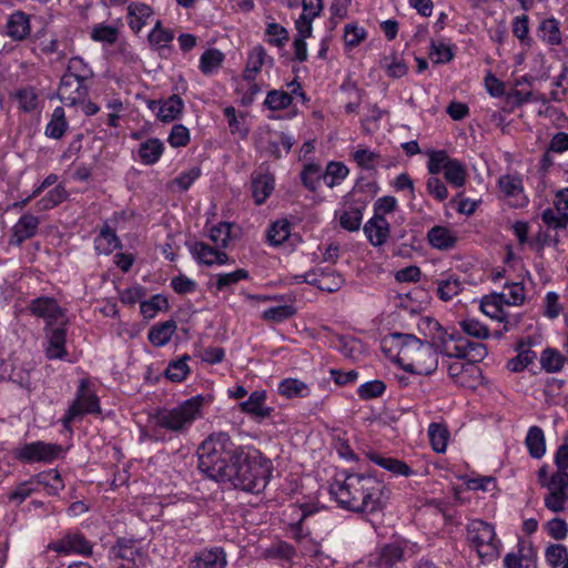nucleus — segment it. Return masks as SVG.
<instances>
[{
	"mask_svg": "<svg viewBox=\"0 0 568 568\" xmlns=\"http://www.w3.org/2000/svg\"><path fill=\"white\" fill-rule=\"evenodd\" d=\"M199 469L216 481H231L250 493L262 491L272 475V462L252 446L236 447L226 433L210 435L199 449Z\"/></svg>",
	"mask_w": 568,
	"mask_h": 568,
	"instance_id": "obj_1",
	"label": "nucleus"
},
{
	"mask_svg": "<svg viewBox=\"0 0 568 568\" xmlns=\"http://www.w3.org/2000/svg\"><path fill=\"white\" fill-rule=\"evenodd\" d=\"M329 494L342 508L363 513L381 510L387 499L385 484L364 474L336 477L329 485Z\"/></svg>",
	"mask_w": 568,
	"mask_h": 568,
	"instance_id": "obj_2",
	"label": "nucleus"
},
{
	"mask_svg": "<svg viewBox=\"0 0 568 568\" xmlns=\"http://www.w3.org/2000/svg\"><path fill=\"white\" fill-rule=\"evenodd\" d=\"M382 345L386 356L410 374L432 375L438 367L437 351L414 335L395 333Z\"/></svg>",
	"mask_w": 568,
	"mask_h": 568,
	"instance_id": "obj_3",
	"label": "nucleus"
},
{
	"mask_svg": "<svg viewBox=\"0 0 568 568\" xmlns=\"http://www.w3.org/2000/svg\"><path fill=\"white\" fill-rule=\"evenodd\" d=\"M211 403L210 396L195 395L173 408L159 410L153 417L154 425L173 433H182L202 417L203 407Z\"/></svg>",
	"mask_w": 568,
	"mask_h": 568,
	"instance_id": "obj_4",
	"label": "nucleus"
},
{
	"mask_svg": "<svg viewBox=\"0 0 568 568\" xmlns=\"http://www.w3.org/2000/svg\"><path fill=\"white\" fill-rule=\"evenodd\" d=\"M537 480L547 493L544 496V506L551 513H564L568 509V473L551 471L549 465L544 464L537 471Z\"/></svg>",
	"mask_w": 568,
	"mask_h": 568,
	"instance_id": "obj_5",
	"label": "nucleus"
},
{
	"mask_svg": "<svg viewBox=\"0 0 568 568\" xmlns=\"http://www.w3.org/2000/svg\"><path fill=\"white\" fill-rule=\"evenodd\" d=\"M467 538L483 561L498 558L501 542L493 525L479 519L473 520L467 527Z\"/></svg>",
	"mask_w": 568,
	"mask_h": 568,
	"instance_id": "obj_6",
	"label": "nucleus"
},
{
	"mask_svg": "<svg viewBox=\"0 0 568 568\" xmlns=\"http://www.w3.org/2000/svg\"><path fill=\"white\" fill-rule=\"evenodd\" d=\"M427 170L433 175L443 172L447 183L456 189L463 187L468 176L466 165L444 150L428 152Z\"/></svg>",
	"mask_w": 568,
	"mask_h": 568,
	"instance_id": "obj_7",
	"label": "nucleus"
},
{
	"mask_svg": "<svg viewBox=\"0 0 568 568\" xmlns=\"http://www.w3.org/2000/svg\"><path fill=\"white\" fill-rule=\"evenodd\" d=\"M419 550L416 542L406 539H395L372 552L367 562L377 568H393L397 562L415 556Z\"/></svg>",
	"mask_w": 568,
	"mask_h": 568,
	"instance_id": "obj_8",
	"label": "nucleus"
},
{
	"mask_svg": "<svg viewBox=\"0 0 568 568\" xmlns=\"http://www.w3.org/2000/svg\"><path fill=\"white\" fill-rule=\"evenodd\" d=\"M429 326L436 328L433 339L439 351L447 357L463 359L469 355V341L458 332L443 328L438 322L427 320Z\"/></svg>",
	"mask_w": 568,
	"mask_h": 568,
	"instance_id": "obj_9",
	"label": "nucleus"
},
{
	"mask_svg": "<svg viewBox=\"0 0 568 568\" xmlns=\"http://www.w3.org/2000/svg\"><path fill=\"white\" fill-rule=\"evenodd\" d=\"M63 453L60 445L45 442H32L17 449L18 459L27 463H51Z\"/></svg>",
	"mask_w": 568,
	"mask_h": 568,
	"instance_id": "obj_10",
	"label": "nucleus"
},
{
	"mask_svg": "<svg viewBox=\"0 0 568 568\" xmlns=\"http://www.w3.org/2000/svg\"><path fill=\"white\" fill-rule=\"evenodd\" d=\"M366 206L364 202L344 195L335 211V219L342 229L354 232L359 230Z\"/></svg>",
	"mask_w": 568,
	"mask_h": 568,
	"instance_id": "obj_11",
	"label": "nucleus"
},
{
	"mask_svg": "<svg viewBox=\"0 0 568 568\" xmlns=\"http://www.w3.org/2000/svg\"><path fill=\"white\" fill-rule=\"evenodd\" d=\"M99 412L100 406L97 395L89 388L88 381L82 379L78 389L77 398L63 417L64 426L69 427L78 416Z\"/></svg>",
	"mask_w": 568,
	"mask_h": 568,
	"instance_id": "obj_12",
	"label": "nucleus"
},
{
	"mask_svg": "<svg viewBox=\"0 0 568 568\" xmlns=\"http://www.w3.org/2000/svg\"><path fill=\"white\" fill-rule=\"evenodd\" d=\"M29 310L32 315L45 321L47 328L67 324L65 313L54 298L47 296L34 298Z\"/></svg>",
	"mask_w": 568,
	"mask_h": 568,
	"instance_id": "obj_13",
	"label": "nucleus"
},
{
	"mask_svg": "<svg viewBox=\"0 0 568 568\" xmlns=\"http://www.w3.org/2000/svg\"><path fill=\"white\" fill-rule=\"evenodd\" d=\"M499 193L507 204L515 209L528 205L529 199L525 192L523 179L515 174H505L497 182Z\"/></svg>",
	"mask_w": 568,
	"mask_h": 568,
	"instance_id": "obj_14",
	"label": "nucleus"
},
{
	"mask_svg": "<svg viewBox=\"0 0 568 568\" xmlns=\"http://www.w3.org/2000/svg\"><path fill=\"white\" fill-rule=\"evenodd\" d=\"M110 556L114 568H142L144 566V557L132 540H119L112 547Z\"/></svg>",
	"mask_w": 568,
	"mask_h": 568,
	"instance_id": "obj_15",
	"label": "nucleus"
},
{
	"mask_svg": "<svg viewBox=\"0 0 568 568\" xmlns=\"http://www.w3.org/2000/svg\"><path fill=\"white\" fill-rule=\"evenodd\" d=\"M186 246L192 257L202 265L222 266L229 263V255L217 246H211L203 241L187 242Z\"/></svg>",
	"mask_w": 568,
	"mask_h": 568,
	"instance_id": "obj_16",
	"label": "nucleus"
},
{
	"mask_svg": "<svg viewBox=\"0 0 568 568\" xmlns=\"http://www.w3.org/2000/svg\"><path fill=\"white\" fill-rule=\"evenodd\" d=\"M294 283H307L325 292H336L344 283L341 275L333 272L310 271L293 276Z\"/></svg>",
	"mask_w": 568,
	"mask_h": 568,
	"instance_id": "obj_17",
	"label": "nucleus"
},
{
	"mask_svg": "<svg viewBox=\"0 0 568 568\" xmlns=\"http://www.w3.org/2000/svg\"><path fill=\"white\" fill-rule=\"evenodd\" d=\"M49 548L61 555H89L92 546L80 532H68L60 539L51 542Z\"/></svg>",
	"mask_w": 568,
	"mask_h": 568,
	"instance_id": "obj_18",
	"label": "nucleus"
},
{
	"mask_svg": "<svg viewBox=\"0 0 568 568\" xmlns=\"http://www.w3.org/2000/svg\"><path fill=\"white\" fill-rule=\"evenodd\" d=\"M154 19L153 8L140 0H131L126 6V22L129 28L135 34L140 33L144 27Z\"/></svg>",
	"mask_w": 568,
	"mask_h": 568,
	"instance_id": "obj_19",
	"label": "nucleus"
},
{
	"mask_svg": "<svg viewBox=\"0 0 568 568\" xmlns=\"http://www.w3.org/2000/svg\"><path fill=\"white\" fill-rule=\"evenodd\" d=\"M165 145L159 138H149L132 151V159L145 166L155 165L163 156Z\"/></svg>",
	"mask_w": 568,
	"mask_h": 568,
	"instance_id": "obj_20",
	"label": "nucleus"
},
{
	"mask_svg": "<svg viewBox=\"0 0 568 568\" xmlns=\"http://www.w3.org/2000/svg\"><path fill=\"white\" fill-rule=\"evenodd\" d=\"M85 81L79 80L71 75H63L60 81L58 95L65 105H75L84 102L88 88Z\"/></svg>",
	"mask_w": 568,
	"mask_h": 568,
	"instance_id": "obj_21",
	"label": "nucleus"
},
{
	"mask_svg": "<svg viewBox=\"0 0 568 568\" xmlns=\"http://www.w3.org/2000/svg\"><path fill=\"white\" fill-rule=\"evenodd\" d=\"M273 64L274 59L266 53V50L262 45H255L247 52L243 79L253 82L263 68H272Z\"/></svg>",
	"mask_w": 568,
	"mask_h": 568,
	"instance_id": "obj_22",
	"label": "nucleus"
},
{
	"mask_svg": "<svg viewBox=\"0 0 568 568\" xmlns=\"http://www.w3.org/2000/svg\"><path fill=\"white\" fill-rule=\"evenodd\" d=\"M184 103L179 95H171L170 98L161 101H148V108L156 114V118L162 122H171L179 118L182 113Z\"/></svg>",
	"mask_w": 568,
	"mask_h": 568,
	"instance_id": "obj_23",
	"label": "nucleus"
},
{
	"mask_svg": "<svg viewBox=\"0 0 568 568\" xmlns=\"http://www.w3.org/2000/svg\"><path fill=\"white\" fill-rule=\"evenodd\" d=\"M226 554L221 547L204 548L194 554L189 568H225Z\"/></svg>",
	"mask_w": 568,
	"mask_h": 568,
	"instance_id": "obj_24",
	"label": "nucleus"
},
{
	"mask_svg": "<svg viewBox=\"0 0 568 568\" xmlns=\"http://www.w3.org/2000/svg\"><path fill=\"white\" fill-rule=\"evenodd\" d=\"M266 390H254L246 400L240 404V409L255 420H262L268 417L273 412V408L266 405Z\"/></svg>",
	"mask_w": 568,
	"mask_h": 568,
	"instance_id": "obj_25",
	"label": "nucleus"
},
{
	"mask_svg": "<svg viewBox=\"0 0 568 568\" xmlns=\"http://www.w3.org/2000/svg\"><path fill=\"white\" fill-rule=\"evenodd\" d=\"M65 326L47 328L44 347L45 356L49 359H64L68 355L65 349Z\"/></svg>",
	"mask_w": 568,
	"mask_h": 568,
	"instance_id": "obj_26",
	"label": "nucleus"
},
{
	"mask_svg": "<svg viewBox=\"0 0 568 568\" xmlns=\"http://www.w3.org/2000/svg\"><path fill=\"white\" fill-rule=\"evenodd\" d=\"M323 8V0H302V13L295 20L296 31L312 36L313 21L321 16Z\"/></svg>",
	"mask_w": 568,
	"mask_h": 568,
	"instance_id": "obj_27",
	"label": "nucleus"
},
{
	"mask_svg": "<svg viewBox=\"0 0 568 568\" xmlns=\"http://www.w3.org/2000/svg\"><path fill=\"white\" fill-rule=\"evenodd\" d=\"M318 511V508L313 504H302L300 506H292V513L296 514L298 517V520L296 523H290V528L292 536L301 544L308 542L307 534L303 531L301 523L308 516L315 514ZM312 544L310 548L305 546V551L307 552H316L317 551V545Z\"/></svg>",
	"mask_w": 568,
	"mask_h": 568,
	"instance_id": "obj_28",
	"label": "nucleus"
},
{
	"mask_svg": "<svg viewBox=\"0 0 568 568\" xmlns=\"http://www.w3.org/2000/svg\"><path fill=\"white\" fill-rule=\"evenodd\" d=\"M364 233L373 246L387 243L390 235L389 222L384 217L372 216L364 225Z\"/></svg>",
	"mask_w": 568,
	"mask_h": 568,
	"instance_id": "obj_29",
	"label": "nucleus"
},
{
	"mask_svg": "<svg viewBox=\"0 0 568 568\" xmlns=\"http://www.w3.org/2000/svg\"><path fill=\"white\" fill-rule=\"evenodd\" d=\"M505 305L504 296H500L498 293L486 295L480 301V311L491 320L505 323L504 329L507 332L509 331V322L504 308Z\"/></svg>",
	"mask_w": 568,
	"mask_h": 568,
	"instance_id": "obj_30",
	"label": "nucleus"
},
{
	"mask_svg": "<svg viewBox=\"0 0 568 568\" xmlns=\"http://www.w3.org/2000/svg\"><path fill=\"white\" fill-rule=\"evenodd\" d=\"M379 68L393 79H399L407 74L408 65L403 55L397 51L384 53L379 59Z\"/></svg>",
	"mask_w": 568,
	"mask_h": 568,
	"instance_id": "obj_31",
	"label": "nucleus"
},
{
	"mask_svg": "<svg viewBox=\"0 0 568 568\" xmlns=\"http://www.w3.org/2000/svg\"><path fill=\"white\" fill-rule=\"evenodd\" d=\"M427 240L432 247L440 251H447L455 245L457 236L452 229L436 225L428 231Z\"/></svg>",
	"mask_w": 568,
	"mask_h": 568,
	"instance_id": "obj_32",
	"label": "nucleus"
},
{
	"mask_svg": "<svg viewBox=\"0 0 568 568\" xmlns=\"http://www.w3.org/2000/svg\"><path fill=\"white\" fill-rule=\"evenodd\" d=\"M30 17L23 11L11 13L7 21V33L16 40H22L30 34Z\"/></svg>",
	"mask_w": 568,
	"mask_h": 568,
	"instance_id": "obj_33",
	"label": "nucleus"
},
{
	"mask_svg": "<svg viewBox=\"0 0 568 568\" xmlns=\"http://www.w3.org/2000/svg\"><path fill=\"white\" fill-rule=\"evenodd\" d=\"M371 460L375 465L389 471L394 476L409 477V476L415 475V471L405 462L389 457V456H382L378 454H373L371 456Z\"/></svg>",
	"mask_w": 568,
	"mask_h": 568,
	"instance_id": "obj_34",
	"label": "nucleus"
},
{
	"mask_svg": "<svg viewBox=\"0 0 568 568\" xmlns=\"http://www.w3.org/2000/svg\"><path fill=\"white\" fill-rule=\"evenodd\" d=\"M277 393L285 398H303L311 395V386L298 378H284L277 385Z\"/></svg>",
	"mask_w": 568,
	"mask_h": 568,
	"instance_id": "obj_35",
	"label": "nucleus"
},
{
	"mask_svg": "<svg viewBox=\"0 0 568 568\" xmlns=\"http://www.w3.org/2000/svg\"><path fill=\"white\" fill-rule=\"evenodd\" d=\"M39 220L33 215H23L13 226V234L11 237L12 244H21L23 241L32 237L38 229Z\"/></svg>",
	"mask_w": 568,
	"mask_h": 568,
	"instance_id": "obj_36",
	"label": "nucleus"
},
{
	"mask_svg": "<svg viewBox=\"0 0 568 568\" xmlns=\"http://www.w3.org/2000/svg\"><path fill=\"white\" fill-rule=\"evenodd\" d=\"M525 445L531 458L540 459L546 454V437L538 426H531L527 430Z\"/></svg>",
	"mask_w": 568,
	"mask_h": 568,
	"instance_id": "obj_37",
	"label": "nucleus"
},
{
	"mask_svg": "<svg viewBox=\"0 0 568 568\" xmlns=\"http://www.w3.org/2000/svg\"><path fill=\"white\" fill-rule=\"evenodd\" d=\"M437 294L443 301H450L453 297L458 295L463 290V283L454 274H443L437 280Z\"/></svg>",
	"mask_w": 568,
	"mask_h": 568,
	"instance_id": "obj_38",
	"label": "nucleus"
},
{
	"mask_svg": "<svg viewBox=\"0 0 568 568\" xmlns=\"http://www.w3.org/2000/svg\"><path fill=\"white\" fill-rule=\"evenodd\" d=\"M352 160L357 164V166L364 170H375L378 165L382 164V155L363 145H358L352 153Z\"/></svg>",
	"mask_w": 568,
	"mask_h": 568,
	"instance_id": "obj_39",
	"label": "nucleus"
},
{
	"mask_svg": "<svg viewBox=\"0 0 568 568\" xmlns=\"http://www.w3.org/2000/svg\"><path fill=\"white\" fill-rule=\"evenodd\" d=\"M274 190V178L268 173H258L253 178L252 192L257 204H262Z\"/></svg>",
	"mask_w": 568,
	"mask_h": 568,
	"instance_id": "obj_40",
	"label": "nucleus"
},
{
	"mask_svg": "<svg viewBox=\"0 0 568 568\" xmlns=\"http://www.w3.org/2000/svg\"><path fill=\"white\" fill-rule=\"evenodd\" d=\"M381 191L378 183L374 180L361 179L347 193L351 197L363 201L367 207L369 201Z\"/></svg>",
	"mask_w": 568,
	"mask_h": 568,
	"instance_id": "obj_41",
	"label": "nucleus"
},
{
	"mask_svg": "<svg viewBox=\"0 0 568 568\" xmlns=\"http://www.w3.org/2000/svg\"><path fill=\"white\" fill-rule=\"evenodd\" d=\"M428 55L435 64H445L453 60V44L444 39L430 40Z\"/></svg>",
	"mask_w": 568,
	"mask_h": 568,
	"instance_id": "obj_42",
	"label": "nucleus"
},
{
	"mask_svg": "<svg viewBox=\"0 0 568 568\" xmlns=\"http://www.w3.org/2000/svg\"><path fill=\"white\" fill-rule=\"evenodd\" d=\"M34 479L49 495H58L64 488V480L57 469L42 471Z\"/></svg>",
	"mask_w": 568,
	"mask_h": 568,
	"instance_id": "obj_43",
	"label": "nucleus"
},
{
	"mask_svg": "<svg viewBox=\"0 0 568 568\" xmlns=\"http://www.w3.org/2000/svg\"><path fill=\"white\" fill-rule=\"evenodd\" d=\"M119 27L105 22L95 23L91 27L90 38L100 43L114 44L119 38Z\"/></svg>",
	"mask_w": 568,
	"mask_h": 568,
	"instance_id": "obj_44",
	"label": "nucleus"
},
{
	"mask_svg": "<svg viewBox=\"0 0 568 568\" xmlns=\"http://www.w3.org/2000/svg\"><path fill=\"white\" fill-rule=\"evenodd\" d=\"M349 174L348 168L339 161H331L327 163L323 172V182L328 187L339 185Z\"/></svg>",
	"mask_w": 568,
	"mask_h": 568,
	"instance_id": "obj_45",
	"label": "nucleus"
},
{
	"mask_svg": "<svg viewBox=\"0 0 568 568\" xmlns=\"http://www.w3.org/2000/svg\"><path fill=\"white\" fill-rule=\"evenodd\" d=\"M224 54L219 49H207L200 57L199 68L205 75L216 73L224 61Z\"/></svg>",
	"mask_w": 568,
	"mask_h": 568,
	"instance_id": "obj_46",
	"label": "nucleus"
},
{
	"mask_svg": "<svg viewBox=\"0 0 568 568\" xmlns=\"http://www.w3.org/2000/svg\"><path fill=\"white\" fill-rule=\"evenodd\" d=\"M176 331L174 321H168L162 324L153 326L149 332V341L156 347L166 345Z\"/></svg>",
	"mask_w": 568,
	"mask_h": 568,
	"instance_id": "obj_47",
	"label": "nucleus"
},
{
	"mask_svg": "<svg viewBox=\"0 0 568 568\" xmlns=\"http://www.w3.org/2000/svg\"><path fill=\"white\" fill-rule=\"evenodd\" d=\"M120 246L115 232L108 225L102 227L94 240V247L99 254H110Z\"/></svg>",
	"mask_w": 568,
	"mask_h": 568,
	"instance_id": "obj_48",
	"label": "nucleus"
},
{
	"mask_svg": "<svg viewBox=\"0 0 568 568\" xmlns=\"http://www.w3.org/2000/svg\"><path fill=\"white\" fill-rule=\"evenodd\" d=\"M428 437L433 449L436 453H445L448 445L449 433L445 425L432 423L428 426Z\"/></svg>",
	"mask_w": 568,
	"mask_h": 568,
	"instance_id": "obj_49",
	"label": "nucleus"
},
{
	"mask_svg": "<svg viewBox=\"0 0 568 568\" xmlns=\"http://www.w3.org/2000/svg\"><path fill=\"white\" fill-rule=\"evenodd\" d=\"M68 128L64 109L57 106L45 126V135L51 139H60Z\"/></svg>",
	"mask_w": 568,
	"mask_h": 568,
	"instance_id": "obj_50",
	"label": "nucleus"
},
{
	"mask_svg": "<svg viewBox=\"0 0 568 568\" xmlns=\"http://www.w3.org/2000/svg\"><path fill=\"white\" fill-rule=\"evenodd\" d=\"M174 39V31L163 27L160 20H156L153 28L148 34V40L151 45L156 48L168 47Z\"/></svg>",
	"mask_w": 568,
	"mask_h": 568,
	"instance_id": "obj_51",
	"label": "nucleus"
},
{
	"mask_svg": "<svg viewBox=\"0 0 568 568\" xmlns=\"http://www.w3.org/2000/svg\"><path fill=\"white\" fill-rule=\"evenodd\" d=\"M367 38V30L358 23L352 22L344 27V44L345 48L352 50L357 48Z\"/></svg>",
	"mask_w": 568,
	"mask_h": 568,
	"instance_id": "obj_52",
	"label": "nucleus"
},
{
	"mask_svg": "<svg viewBox=\"0 0 568 568\" xmlns=\"http://www.w3.org/2000/svg\"><path fill=\"white\" fill-rule=\"evenodd\" d=\"M550 67L547 64L546 58L541 52H532L530 58V74L523 77L525 82L528 79L544 80L549 77Z\"/></svg>",
	"mask_w": 568,
	"mask_h": 568,
	"instance_id": "obj_53",
	"label": "nucleus"
},
{
	"mask_svg": "<svg viewBox=\"0 0 568 568\" xmlns=\"http://www.w3.org/2000/svg\"><path fill=\"white\" fill-rule=\"evenodd\" d=\"M231 223L220 222L209 229V239L215 246L225 250L231 241Z\"/></svg>",
	"mask_w": 568,
	"mask_h": 568,
	"instance_id": "obj_54",
	"label": "nucleus"
},
{
	"mask_svg": "<svg viewBox=\"0 0 568 568\" xmlns=\"http://www.w3.org/2000/svg\"><path fill=\"white\" fill-rule=\"evenodd\" d=\"M295 313L296 310L293 306V304H283L266 308L265 311H263L261 317L266 322L282 323L293 317Z\"/></svg>",
	"mask_w": 568,
	"mask_h": 568,
	"instance_id": "obj_55",
	"label": "nucleus"
},
{
	"mask_svg": "<svg viewBox=\"0 0 568 568\" xmlns=\"http://www.w3.org/2000/svg\"><path fill=\"white\" fill-rule=\"evenodd\" d=\"M224 115L227 120L232 134H239L242 138L247 135L248 126L245 114L237 113L233 106H227L224 110Z\"/></svg>",
	"mask_w": 568,
	"mask_h": 568,
	"instance_id": "obj_56",
	"label": "nucleus"
},
{
	"mask_svg": "<svg viewBox=\"0 0 568 568\" xmlns=\"http://www.w3.org/2000/svg\"><path fill=\"white\" fill-rule=\"evenodd\" d=\"M168 306L169 303L166 297L161 294H156L148 301H142L140 303V311L144 318L151 320L154 318L159 312L165 311Z\"/></svg>",
	"mask_w": 568,
	"mask_h": 568,
	"instance_id": "obj_57",
	"label": "nucleus"
},
{
	"mask_svg": "<svg viewBox=\"0 0 568 568\" xmlns=\"http://www.w3.org/2000/svg\"><path fill=\"white\" fill-rule=\"evenodd\" d=\"M201 176V170L193 166L189 170L181 172L170 184V187L175 192L187 191L193 183Z\"/></svg>",
	"mask_w": 568,
	"mask_h": 568,
	"instance_id": "obj_58",
	"label": "nucleus"
},
{
	"mask_svg": "<svg viewBox=\"0 0 568 568\" xmlns=\"http://www.w3.org/2000/svg\"><path fill=\"white\" fill-rule=\"evenodd\" d=\"M64 75H71L79 80L87 81L93 77V70L81 57H72L68 62Z\"/></svg>",
	"mask_w": 568,
	"mask_h": 568,
	"instance_id": "obj_59",
	"label": "nucleus"
},
{
	"mask_svg": "<svg viewBox=\"0 0 568 568\" xmlns=\"http://www.w3.org/2000/svg\"><path fill=\"white\" fill-rule=\"evenodd\" d=\"M536 358L537 355L534 351L520 345L518 347L517 356L508 361L507 368L514 373L521 372L528 367Z\"/></svg>",
	"mask_w": 568,
	"mask_h": 568,
	"instance_id": "obj_60",
	"label": "nucleus"
},
{
	"mask_svg": "<svg viewBox=\"0 0 568 568\" xmlns=\"http://www.w3.org/2000/svg\"><path fill=\"white\" fill-rule=\"evenodd\" d=\"M566 363L565 356L554 348H546L540 356L541 367L547 373H557L561 371Z\"/></svg>",
	"mask_w": 568,
	"mask_h": 568,
	"instance_id": "obj_61",
	"label": "nucleus"
},
{
	"mask_svg": "<svg viewBox=\"0 0 568 568\" xmlns=\"http://www.w3.org/2000/svg\"><path fill=\"white\" fill-rule=\"evenodd\" d=\"M447 372L457 384L465 385V375H474L478 368L473 363H463L456 359L448 364Z\"/></svg>",
	"mask_w": 568,
	"mask_h": 568,
	"instance_id": "obj_62",
	"label": "nucleus"
},
{
	"mask_svg": "<svg viewBox=\"0 0 568 568\" xmlns=\"http://www.w3.org/2000/svg\"><path fill=\"white\" fill-rule=\"evenodd\" d=\"M464 484L468 490H480L484 493H494L497 490V479L493 476L465 477Z\"/></svg>",
	"mask_w": 568,
	"mask_h": 568,
	"instance_id": "obj_63",
	"label": "nucleus"
},
{
	"mask_svg": "<svg viewBox=\"0 0 568 568\" xmlns=\"http://www.w3.org/2000/svg\"><path fill=\"white\" fill-rule=\"evenodd\" d=\"M291 235V223L287 220L274 222L268 230L267 237L272 245L283 244Z\"/></svg>",
	"mask_w": 568,
	"mask_h": 568,
	"instance_id": "obj_64",
	"label": "nucleus"
}]
</instances>
